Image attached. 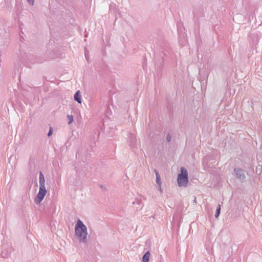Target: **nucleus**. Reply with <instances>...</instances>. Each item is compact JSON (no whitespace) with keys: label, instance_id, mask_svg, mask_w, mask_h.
<instances>
[{"label":"nucleus","instance_id":"7ed1b4c3","mask_svg":"<svg viewBox=\"0 0 262 262\" xmlns=\"http://www.w3.org/2000/svg\"><path fill=\"white\" fill-rule=\"evenodd\" d=\"M234 171L235 173L237 179L242 182H244L246 179V174L245 171L240 168H235Z\"/></svg>","mask_w":262,"mask_h":262},{"label":"nucleus","instance_id":"9b49d317","mask_svg":"<svg viewBox=\"0 0 262 262\" xmlns=\"http://www.w3.org/2000/svg\"><path fill=\"white\" fill-rule=\"evenodd\" d=\"M27 2H28V3L31 5V6H33L34 5V0H27Z\"/></svg>","mask_w":262,"mask_h":262},{"label":"nucleus","instance_id":"f8f14e48","mask_svg":"<svg viewBox=\"0 0 262 262\" xmlns=\"http://www.w3.org/2000/svg\"><path fill=\"white\" fill-rule=\"evenodd\" d=\"M166 139H167V142H168L171 141V137H170L169 134L167 135V137H166Z\"/></svg>","mask_w":262,"mask_h":262},{"label":"nucleus","instance_id":"423d86ee","mask_svg":"<svg viewBox=\"0 0 262 262\" xmlns=\"http://www.w3.org/2000/svg\"><path fill=\"white\" fill-rule=\"evenodd\" d=\"M39 187H45V180L42 172L40 171L39 176Z\"/></svg>","mask_w":262,"mask_h":262},{"label":"nucleus","instance_id":"39448f33","mask_svg":"<svg viewBox=\"0 0 262 262\" xmlns=\"http://www.w3.org/2000/svg\"><path fill=\"white\" fill-rule=\"evenodd\" d=\"M154 172H155V173L156 174V182L157 184L158 185V189H159V190L160 191H162V189H161V178H160V174H159V172L157 171V170H156V169L154 170Z\"/></svg>","mask_w":262,"mask_h":262},{"label":"nucleus","instance_id":"20e7f679","mask_svg":"<svg viewBox=\"0 0 262 262\" xmlns=\"http://www.w3.org/2000/svg\"><path fill=\"white\" fill-rule=\"evenodd\" d=\"M47 193V190L46 189V187H39V192L37 194L36 202L37 203H40L42 200L44 199L46 194Z\"/></svg>","mask_w":262,"mask_h":262},{"label":"nucleus","instance_id":"1a4fd4ad","mask_svg":"<svg viewBox=\"0 0 262 262\" xmlns=\"http://www.w3.org/2000/svg\"><path fill=\"white\" fill-rule=\"evenodd\" d=\"M221 212V205L220 204L218 205V206L216 208V212L215 214V217L217 218L220 214Z\"/></svg>","mask_w":262,"mask_h":262},{"label":"nucleus","instance_id":"0eeeda50","mask_svg":"<svg viewBox=\"0 0 262 262\" xmlns=\"http://www.w3.org/2000/svg\"><path fill=\"white\" fill-rule=\"evenodd\" d=\"M74 100L79 103H81V95L79 91H77L74 96Z\"/></svg>","mask_w":262,"mask_h":262},{"label":"nucleus","instance_id":"4468645a","mask_svg":"<svg viewBox=\"0 0 262 262\" xmlns=\"http://www.w3.org/2000/svg\"><path fill=\"white\" fill-rule=\"evenodd\" d=\"M85 56L86 59L88 60V56H87V54H86V53H85Z\"/></svg>","mask_w":262,"mask_h":262},{"label":"nucleus","instance_id":"6e6552de","mask_svg":"<svg viewBox=\"0 0 262 262\" xmlns=\"http://www.w3.org/2000/svg\"><path fill=\"white\" fill-rule=\"evenodd\" d=\"M150 255V251H148L147 252H146L143 256V257H142L143 262H148Z\"/></svg>","mask_w":262,"mask_h":262},{"label":"nucleus","instance_id":"9d476101","mask_svg":"<svg viewBox=\"0 0 262 262\" xmlns=\"http://www.w3.org/2000/svg\"><path fill=\"white\" fill-rule=\"evenodd\" d=\"M68 118L69 120V124H71L73 121V117L72 115H68Z\"/></svg>","mask_w":262,"mask_h":262},{"label":"nucleus","instance_id":"ddd939ff","mask_svg":"<svg viewBox=\"0 0 262 262\" xmlns=\"http://www.w3.org/2000/svg\"><path fill=\"white\" fill-rule=\"evenodd\" d=\"M52 133H53V132H52V128L50 127V130H49V133H48V136L49 137H50V136H51L52 135Z\"/></svg>","mask_w":262,"mask_h":262},{"label":"nucleus","instance_id":"f257e3e1","mask_svg":"<svg viewBox=\"0 0 262 262\" xmlns=\"http://www.w3.org/2000/svg\"><path fill=\"white\" fill-rule=\"evenodd\" d=\"M75 232L80 242H87V228L80 220L77 221L75 227Z\"/></svg>","mask_w":262,"mask_h":262},{"label":"nucleus","instance_id":"f03ea898","mask_svg":"<svg viewBox=\"0 0 262 262\" xmlns=\"http://www.w3.org/2000/svg\"><path fill=\"white\" fill-rule=\"evenodd\" d=\"M177 182L179 186H186L188 182V176L185 167L181 168V173L178 175Z\"/></svg>","mask_w":262,"mask_h":262}]
</instances>
